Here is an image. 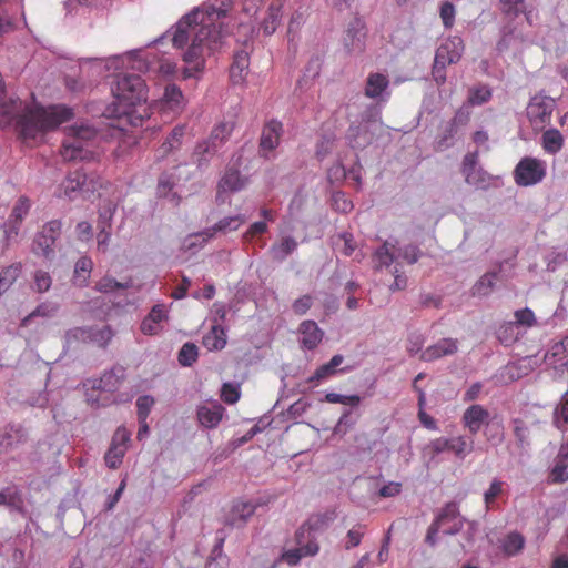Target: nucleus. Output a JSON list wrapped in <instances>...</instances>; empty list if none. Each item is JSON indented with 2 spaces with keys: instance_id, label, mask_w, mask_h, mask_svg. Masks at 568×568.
<instances>
[{
  "instance_id": "obj_1",
  "label": "nucleus",
  "mask_w": 568,
  "mask_h": 568,
  "mask_svg": "<svg viewBox=\"0 0 568 568\" xmlns=\"http://www.w3.org/2000/svg\"><path fill=\"white\" fill-rule=\"evenodd\" d=\"M220 2L203 4L184 16L175 26L172 43L174 48L183 49V61L187 64L183 69V78L196 77L205 68L206 57H210L223 44L226 31L220 21L226 17L232 0H214Z\"/></svg>"
},
{
  "instance_id": "obj_2",
  "label": "nucleus",
  "mask_w": 568,
  "mask_h": 568,
  "mask_svg": "<svg viewBox=\"0 0 568 568\" xmlns=\"http://www.w3.org/2000/svg\"><path fill=\"white\" fill-rule=\"evenodd\" d=\"M72 116V109L65 105H28L18 97H4L0 100V126L7 129L14 125L23 141L36 140Z\"/></svg>"
},
{
  "instance_id": "obj_3",
  "label": "nucleus",
  "mask_w": 568,
  "mask_h": 568,
  "mask_svg": "<svg viewBox=\"0 0 568 568\" xmlns=\"http://www.w3.org/2000/svg\"><path fill=\"white\" fill-rule=\"evenodd\" d=\"M114 102L106 106L104 115L118 121L114 126L120 129L124 123L136 125L131 119L132 108L145 102L148 90L145 81L138 74L119 73L111 85Z\"/></svg>"
},
{
  "instance_id": "obj_4",
  "label": "nucleus",
  "mask_w": 568,
  "mask_h": 568,
  "mask_svg": "<svg viewBox=\"0 0 568 568\" xmlns=\"http://www.w3.org/2000/svg\"><path fill=\"white\" fill-rule=\"evenodd\" d=\"M97 139V131L90 125L70 126L62 142L61 156L65 161H89L94 159L92 150Z\"/></svg>"
},
{
  "instance_id": "obj_5",
  "label": "nucleus",
  "mask_w": 568,
  "mask_h": 568,
  "mask_svg": "<svg viewBox=\"0 0 568 568\" xmlns=\"http://www.w3.org/2000/svg\"><path fill=\"white\" fill-rule=\"evenodd\" d=\"M419 250L415 245H406L404 247L396 248L388 242H385L373 255L375 266L381 268L383 266L389 267L394 262L399 258L408 264L417 262Z\"/></svg>"
},
{
  "instance_id": "obj_6",
  "label": "nucleus",
  "mask_w": 568,
  "mask_h": 568,
  "mask_svg": "<svg viewBox=\"0 0 568 568\" xmlns=\"http://www.w3.org/2000/svg\"><path fill=\"white\" fill-rule=\"evenodd\" d=\"M102 186L100 178H88L82 171H74L70 173L59 187V196L62 194L73 200L79 193L90 194L94 193Z\"/></svg>"
},
{
  "instance_id": "obj_7",
  "label": "nucleus",
  "mask_w": 568,
  "mask_h": 568,
  "mask_svg": "<svg viewBox=\"0 0 568 568\" xmlns=\"http://www.w3.org/2000/svg\"><path fill=\"white\" fill-rule=\"evenodd\" d=\"M545 162L530 156L523 158L514 171L515 182L520 186L537 184L545 178Z\"/></svg>"
},
{
  "instance_id": "obj_8",
  "label": "nucleus",
  "mask_w": 568,
  "mask_h": 568,
  "mask_svg": "<svg viewBox=\"0 0 568 568\" xmlns=\"http://www.w3.org/2000/svg\"><path fill=\"white\" fill-rule=\"evenodd\" d=\"M554 109L555 101L551 98L542 94L534 95L527 105V116L534 129L541 130L550 123Z\"/></svg>"
},
{
  "instance_id": "obj_9",
  "label": "nucleus",
  "mask_w": 568,
  "mask_h": 568,
  "mask_svg": "<svg viewBox=\"0 0 568 568\" xmlns=\"http://www.w3.org/2000/svg\"><path fill=\"white\" fill-rule=\"evenodd\" d=\"M62 224L58 220H53L43 225L42 230L34 239L33 251L50 260L54 255V245L60 236Z\"/></svg>"
},
{
  "instance_id": "obj_10",
  "label": "nucleus",
  "mask_w": 568,
  "mask_h": 568,
  "mask_svg": "<svg viewBox=\"0 0 568 568\" xmlns=\"http://www.w3.org/2000/svg\"><path fill=\"white\" fill-rule=\"evenodd\" d=\"M131 433L123 426L114 432L111 445L104 455L105 465L111 469H116L122 464L123 457L128 450V444Z\"/></svg>"
},
{
  "instance_id": "obj_11",
  "label": "nucleus",
  "mask_w": 568,
  "mask_h": 568,
  "mask_svg": "<svg viewBox=\"0 0 568 568\" xmlns=\"http://www.w3.org/2000/svg\"><path fill=\"white\" fill-rule=\"evenodd\" d=\"M465 45L462 38L455 36L447 38L436 50L435 61L437 69L457 63L464 52Z\"/></svg>"
},
{
  "instance_id": "obj_12",
  "label": "nucleus",
  "mask_w": 568,
  "mask_h": 568,
  "mask_svg": "<svg viewBox=\"0 0 568 568\" xmlns=\"http://www.w3.org/2000/svg\"><path fill=\"white\" fill-rule=\"evenodd\" d=\"M246 183L237 169L227 168L217 184L216 202L224 203L229 193L241 191Z\"/></svg>"
},
{
  "instance_id": "obj_13",
  "label": "nucleus",
  "mask_w": 568,
  "mask_h": 568,
  "mask_svg": "<svg viewBox=\"0 0 568 568\" xmlns=\"http://www.w3.org/2000/svg\"><path fill=\"white\" fill-rule=\"evenodd\" d=\"M366 30L362 20L355 19L346 30L344 45L349 53L358 54L364 52L366 47Z\"/></svg>"
},
{
  "instance_id": "obj_14",
  "label": "nucleus",
  "mask_w": 568,
  "mask_h": 568,
  "mask_svg": "<svg viewBox=\"0 0 568 568\" xmlns=\"http://www.w3.org/2000/svg\"><path fill=\"white\" fill-rule=\"evenodd\" d=\"M490 414L480 404L467 407L462 416V423L471 435H476L484 425H488Z\"/></svg>"
},
{
  "instance_id": "obj_15",
  "label": "nucleus",
  "mask_w": 568,
  "mask_h": 568,
  "mask_svg": "<svg viewBox=\"0 0 568 568\" xmlns=\"http://www.w3.org/2000/svg\"><path fill=\"white\" fill-rule=\"evenodd\" d=\"M169 321L168 308L164 304L154 305L141 323V332L145 335H156Z\"/></svg>"
},
{
  "instance_id": "obj_16",
  "label": "nucleus",
  "mask_w": 568,
  "mask_h": 568,
  "mask_svg": "<svg viewBox=\"0 0 568 568\" xmlns=\"http://www.w3.org/2000/svg\"><path fill=\"white\" fill-rule=\"evenodd\" d=\"M31 209V201L27 196H20L12 207V212L6 223V237L9 240L17 236L19 227L23 219L28 215Z\"/></svg>"
},
{
  "instance_id": "obj_17",
  "label": "nucleus",
  "mask_w": 568,
  "mask_h": 568,
  "mask_svg": "<svg viewBox=\"0 0 568 568\" xmlns=\"http://www.w3.org/2000/svg\"><path fill=\"white\" fill-rule=\"evenodd\" d=\"M282 134V122L277 120H271L265 123L260 139V151L263 156H266V152H271L278 146Z\"/></svg>"
},
{
  "instance_id": "obj_18",
  "label": "nucleus",
  "mask_w": 568,
  "mask_h": 568,
  "mask_svg": "<svg viewBox=\"0 0 568 568\" xmlns=\"http://www.w3.org/2000/svg\"><path fill=\"white\" fill-rule=\"evenodd\" d=\"M124 378L125 369L121 366H115L94 381L93 388L113 393L119 389Z\"/></svg>"
},
{
  "instance_id": "obj_19",
  "label": "nucleus",
  "mask_w": 568,
  "mask_h": 568,
  "mask_svg": "<svg viewBox=\"0 0 568 568\" xmlns=\"http://www.w3.org/2000/svg\"><path fill=\"white\" fill-rule=\"evenodd\" d=\"M335 518L334 513L316 514L311 516L295 532V540L301 545L302 538L306 532L324 529Z\"/></svg>"
},
{
  "instance_id": "obj_20",
  "label": "nucleus",
  "mask_w": 568,
  "mask_h": 568,
  "mask_svg": "<svg viewBox=\"0 0 568 568\" xmlns=\"http://www.w3.org/2000/svg\"><path fill=\"white\" fill-rule=\"evenodd\" d=\"M298 332L302 335L301 345L306 349H314L322 342L324 333L314 321H303Z\"/></svg>"
},
{
  "instance_id": "obj_21",
  "label": "nucleus",
  "mask_w": 568,
  "mask_h": 568,
  "mask_svg": "<svg viewBox=\"0 0 568 568\" xmlns=\"http://www.w3.org/2000/svg\"><path fill=\"white\" fill-rule=\"evenodd\" d=\"M343 362V355H334L328 363L321 365L314 374L307 378V383L315 387L324 381L332 378L338 373L337 368Z\"/></svg>"
},
{
  "instance_id": "obj_22",
  "label": "nucleus",
  "mask_w": 568,
  "mask_h": 568,
  "mask_svg": "<svg viewBox=\"0 0 568 568\" xmlns=\"http://www.w3.org/2000/svg\"><path fill=\"white\" fill-rule=\"evenodd\" d=\"M457 352L456 341L450 338H444L437 342L435 345L427 347L420 355V359L425 362H432L443 356L452 355Z\"/></svg>"
},
{
  "instance_id": "obj_23",
  "label": "nucleus",
  "mask_w": 568,
  "mask_h": 568,
  "mask_svg": "<svg viewBox=\"0 0 568 568\" xmlns=\"http://www.w3.org/2000/svg\"><path fill=\"white\" fill-rule=\"evenodd\" d=\"M250 65V57L245 50H240L234 54V60L230 69V78L234 84L243 82Z\"/></svg>"
},
{
  "instance_id": "obj_24",
  "label": "nucleus",
  "mask_w": 568,
  "mask_h": 568,
  "mask_svg": "<svg viewBox=\"0 0 568 568\" xmlns=\"http://www.w3.org/2000/svg\"><path fill=\"white\" fill-rule=\"evenodd\" d=\"M202 343L209 351L223 349L226 345V333L224 328L219 324L213 325L203 336Z\"/></svg>"
},
{
  "instance_id": "obj_25",
  "label": "nucleus",
  "mask_w": 568,
  "mask_h": 568,
  "mask_svg": "<svg viewBox=\"0 0 568 568\" xmlns=\"http://www.w3.org/2000/svg\"><path fill=\"white\" fill-rule=\"evenodd\" d=\"M162 101L173 112L182 111L185 105L184 95L176 84L165 87Z\"/></svg>"
},
{
  "instance_id": "obj_26",
  "label": "nucleus",
  "mask_w": 568,
  "mask_h": 568,
  "mask_svg": "<svg viewBox=\"0 0 568 568\" xmlns=\"http://www.w3.org/2000/svg\"><path fill=\"white\" fill-rule=\"evenodd\" d=\"M389 84L388 78L382 73H371L367 77L365 85V95L376 99L387 89Z\"/></svg>"
},
{
  "instance_id": "obj_27",
  "label": "nucleus",
  "mask_w": 568,
  "mask_h": 568,
  "mask_svg": "<svg viewBox=\"0 0 568 568\" xmlns=\"http://www.w3.org/2000/svg\"><path fill=\"white\" fill-rule=\"evenodd\" d=\"M524 546L525 538L518 531L509 532L500 541L501 550L508 557L519 554L524 549Z\"/></svg>"
},
{
  "instance_id": "obj_28",
  "label": "nucleus",
  "mask_w": 568,
  "mask_h": 568,
  "mask_svg": "<svg viewBox=\"0 0 568 568\" xmlns=\"http://www.w3.org/2000/svg\"><path fill=\"white\" fill-rule=\"evenodd\" d=\"M256 506L250 501H237L232 507L231 524L240 526L245 524L255 513Z\"/></svg>"
},
{
  "instance_id": "obj_29",
  "label": "nucleus",
  "mask_w": 568,
  "mask_h": 568,
  "mask_svg": "<svg viewBox=\"0 0 568 568\" xmlns=\"http://www.w3.org/2000/svg\"><path fill=\"white\" fill-rule=\"evenodd\" d=\"M219 144L204 140L196 144L193 152V159L199 166L206 164L217 152Z\"/></svg>"
},
{
  "instance_id": "obj_30",
  "label": "nucleus",
  "mask_w": 568,
  "mask_h": 568,
  "mask_svg": "<svg viewBox=\"0 0 568 568\" xmlns=\"http://www.w3.org/2000/svg\"><path fill=\"white\" fill-rule=\"evenodd\" d=\"M223 412L224 408L220 405L213 407L203 406L197 410V417L204 427L213 428L221 422Z\"/></svg>"
},
{
  "instance_id": "obj_31",
  "label": "nucleus",
  "mask_w": 568,
  "mask_h": 568,
  "mask_svg": "<svg viewBox=\"0 0 568 568\" xmlns=\"http://www.w3.org/2000/svg\"><path fill=\"white\" fill-rule=\"evenodd\" d=\"M505 493V483L495 478L484 493V504L487 511L498 508L497 499Z\"/></svg>"
},
{
  "instance_id": "obj_32",
  "label": "nucleus",
  "mask_w": 568,
  "mask_h": 568,
  "mask_svg": "<svg viewBox=\"0 0 568 568\" xmlns=\"http://www.w3.org/2000/svg\"><path fill=\"white\" fill-rule=\"evenodd\" d=\"M541 144L545 152L549 154L558 153L564 146V136L557 129H549L544 132Z\"/></svg>"
},
{
  "instance_id": "obj_33",
  "label": "nucleus",
  "mask_w": 568,
  "mask_h": 568,
  "mask_svg": "<svg viewBox=\"0 0 568 568\" xmlns=\"http://www.w3.org/2000/svg\"><path fill=\"white\" fill-rule=\"evenodd\" d=\"M22 271L21 263H13L0 272V296L16 282Z\"/></svg>"
},
{
  "instance_id": "obj_34",
  "label": "nucleus",
  "mask_w": 568,
  "mask_h": 568,
  "mask_svg": "<svg viewBox=\"0 0 568 568\" xmlns=\"http://www.w3.org/2000/svg\"><path fill=\"white\" fill-rule=\"evenodd\" d=\"M244 222V217L242 215L229 216L220 220L212 229L206 230L203 234L206 235L207 239L212 237L215 232H226V231H235L240 227V225Z\"/></svg>"
},
{
  "instance_id": "obj_35",
  "label": "nucleus",
  "mask_w": 568,
  "mask_h": 568,
  "mask_svg": "<svg viewBox=\"0 0 568 568\" xmlns=\"http://www.w3.org/2000/svg\"><path fill=\"white\" fill-rule=\"evenodd\" d=\"M297 247V242L291 237L285 236L280 243H275L271 247V254L274 260L283 261L287 255L293 253Z\"/></svg>"
},
{
  "instance_id": "obj_36",
  "label": "nucleus",
  "mask_w": 568,
  "mask_h": 568,
  "mask_svg": "<svg viewBox=\"0 0 568 568\" xmlns=\"http://www.w3.org/2000/svg\"><path fill=\"white\" fill-rule=\"evenodd\" d=\"M92 267L93 263L91 258L87 256L79 258L74 267V283L79 286H85L88 284Z\"/></svg>"
},
{
  "instance_id": "obj_37",
  "label": "nucleus",
  "mask_w": 568,
  "mask_h": 568,
  "mask_svg": "<svg viewBox=\"0 0 568 568\" xmlns=\"http://www.w3.org/2000/svg\"><path fill=\"white\" fill-rule=\"evenodd\" d=\"M281 6L271 4L267 10V16L262 22V29L265 36H271L275 32L281 22Z\"/></svg>"
},
{
  "instance_id": "obj_38",
  "label": "nucleus",
  "mask_w": 568,
  "mask_h": 568,
  "mask_svg": "<svg viewBox=\"0 0 568 568\" xmlns=\"http://www.w3.org/2000/svg\"><path fill=\"white\" fill-rule=\"evenodd\" d=\"M498 277L496 272H489L484 274L479 281L473 287V294L478 296L488 295L495 286V282Z\"/></svg>"
},
{
  "instance_id": "obj_39",
  "label": "nucleus",
  "mask_w": 568,
  "mask_h": 568,
  "mask_svg": "<svg viewBox=\"0 0 568 568\" xmlns=\"http://www.w3.org/2000/svg\"><path fill=\"white\" fill-rule=\"evenodd\" d=\"M59 306L53 303L44 302L39 304L34 311L21 321V326H28L29 322L37 316L40 317H52L58 312Z\"/></svg>"
},
{
  "instance_id": "obj_40",
  "label": "nucleus",
  "mask_w": 568,
  "mask_h": 568,
  "mask_svg": "<svg viewBox=\"0 0 568 568\" xmlns=\"http://www.w3.org/2000/svg\"><path fill=\"white\" fill-rule=\"evenodd\" d=\"M491 98V91L487 85L474 87L469 90L467 102L470 105H481Z\"/></svg>"
},
{
  "instance_id": "obj_41",
  "label": "nucleus",
  "mask_w": 568,
  "mask_h": 568,
  "mask_svg": "<svg viewBox=\"0 0 568 568\" xmlns=\"http://www.w3.org/2000/svg\"><path fill=\"white\" fill-rule=\"evenodd\" d=\"M474 449V442L467 440L465 436H457L452 438L450 452H453L458 458H464L467 454Z\"/></svg>"
},
{
  "instance_id": "obj_42",
  "label": "nucleus",
  "mask_w": 568,
  "mask_h": 568,
  "mask_svg": "<svg viewBox=\"0 0 568 568\" xmlns=\"http://www.w3.org/2000/svg\"><path fill=\"white\" fill-rule=\"evenodd\" d=\"M552 423L557 428L560 427L561 423L568 425V390L554 409Z\"/></svg>"
},
{
  "instance_id": "obj_43",
  "label": "nucleus",
  "mask_w": 568,
  "mask_h": 568,
  "mask_svg": "<svg viewBox=\"0 0 568 568\" xmlns=\"http://www.w3.org/2000/svg\"><path fill=\"white\" fill-rule=\"evenodd\" d=\"M131 286H132L131 280H129L124 283H121L110 276H104L99 282H97L95 290L99 292H102V293H109V292H113V291H116L120 288H129Z\"/></svg>"
},
{
  "instance_id": "obj_44",
  "label": "nucleus",
  "mask_w": 568,
  "mask_h": 568,
  "mask_svg": "<svg viewBox=\"0 0 568 568\" xmlns=\"http://www.w3.org/2000/svg\"><path fill=\"white\" fill-rule=\"evenodd\" d=\"M199 356L197 346L193 343H185L179 352V363L182 366H191Z\"/></svg>"
},
{
  "instance_id": "obj_45",
  "label": "nucleus",
  "mask_w": 568,
  "mask_h": 568,
  "mask_svg": "<svg viewBox=\"0 0 568 568\" xmlns=\"http://www.w3.org/2000/svg\"><path fill=\"white\" fill-rule=\"evenodd\" d=\"M514 316L516 321L513 323L515 325L524 326L526 328H531L537 325L535 313L528 307L516 311Z\"/></svg>"
},
{
  "instance_id": "obj_46",
  "label": "nucleus",
  "mask_w": 568,
  "mask_h": 568,
  "mask_svg": "<svg viewBox=\"0 0 568 568\" xmlns=\"http://www.w3.org/2000/svg\"><path fill=\"white\" fill-rule=\"evenodd\" d=\"M112 336L113 334L109 326H103L102 328L90 327L89 342L95 343L99 346L104 347L111 341Z\"/></svg>"
},
{
  "instance_id": "obj_47",
  "label": "nucleus",
  "mask_w": 568,
  "mask_h": 568,
  "mask_svg": "<svg viewBox=\"0 0 568 568\" xmlns=\"http://www.w3.org/2000/svg\"><path fill=\"white\" fill-rule=\"evenodd\" d=\"M458 516L459 507L457 503L449 501L442 508L435 520L444 526L446 521L456 520Z\"/></svg>"
},
{
  "instance_id": "obj_48",
  "label": "nucleus",
  "mask_w": 568,
  "mask_h": 568,
  "mask_svg": "<svg viewBox=\"0 0 568 568\" xmlns=\"http://www.w3.org/2000/svg\"><path fill=\"white\" fill-rule=\"evenodd\" d=\"M478 161V152H469L467 153L462 163V173L465 176L466 182H474V175L470 173L471 170L477 169Z\"/></svg>"
},
{
  "instance_id": "obj_49",
  "label": "nucleus",
  "mask_w": 568,
  "mask_h": 568,
  "mask_svg": "<svg viewBox=\"0 0 568 568\" xmlns=\"http://www.w3.org/2000/svg\"><path fill=\"white\" fill-rule=\"evenodd\" d=\"M22 500L18 490L13 487H8L0 491V506H9L18 508L20 507Z\"/></svg>"
},
{
  "instance_id": "obj_50",
  "label": "nucleus",
  "mask_w": 568,
  "mask_h": 568,
  "mask_svg": "<svg viewBox=\"0 0 568 568\" xmlns=\"http://www.w3.org/2000/svg\"><path fill=\"white\" fill-rule=\"evenodd\" d=\"M231 132L232 128L227 123H219L211 131L209 140L213 143H217L220 148L229 139Z\"/></svg>"
},
{
  "instance_id": "obj_51",
  "label": "nucleus",
  "mask_w": 568,
  "mask_h": 568,
  "mask_svg": "<svg viewBox=\"0 0 568 568\" xmlns=\"http://www.w3.org/2000/svg\"><path fill=\"white\" fill-rule=\"evenodd\" d=\"M332 206L335 211L348 213L353 209V203L344 192H335L332 195Z\"/></svg>"
},
{
  "instance_id": "obj_52",
  "label": "nucleus",
  "mask_w": 568,
  "mask_h": 568,
  "mask_svg": "<svg viewBox=\"0 0 568 568\" xmlns=\"http://www.w3.org/2000/svg\"><path fill=\"white\" fill-rule=\"evenodd\" d=\"M341 174L342 176L352 180L355 182L357 186L362 183V176H361V166H353L347 172L344 170L342 165H337L335 168H332L329 170V175L332 174Z\"/></svg>"
},
{
  "instance_id": "obj_53",
  "label": "nucleus",
  "mask_w": 568,
  "mask_h": 568,
  "mask_svg": "<svg viewBox=\"0 0 568 568\" xmlns=\"http://www.w3.org/2000/svg\"><path fill=\"white\" fill-rule=\"evenodd\" d=\"M153 405L154 398L149 395L140 396L138 398L136 408L139 422L146 420Z\"/></svg>"
},
{
  "instance_id": "obj_54",
  "label": "nucleus",
  "mask_w": 568,
  "mask_h": 568,
  "mask_svg": "<svg viewBox=\"0 0 568 568\" xmlns=\"http://www.w3.org/2000/svg\"><path fill=\"white\" fill-rule=\"evenodd\" d=\"M52 285V278L48 272L37 271L34 273V288L39 293H44L50 290Z\"/></svg>"
},
{
  "instance_id": "obj_55",
  "label": "nucleus",
  "mask_w": 568,
  "mask_h": 568,
  "mask_svg": "<svg viewBox=\"0 0 568 568\" xmlns=\"http://www.w3.org/2000/svg\"><path fill=\"white\" fill-rule=\"evenodd\" d=\"M568 463L565 460H561L559 458H556V465L551 470V480L554 483H565L568 480Z\"/></svg>"
},
{
  "instance_id": "obj_56",
  "label": "nucleus",
  "mask_w": 568,
  "mask_h": 568,
  "mask_svg": "<svg viewBox=\"0 0 568 568\" xmlns=\"http://www.w3.org/2000/svg\"><path fill=\"white\" fill-rule=\"evenodd\" d=\"M221 398L226 404H235L240 399L239 387L231 383H224L221 389Z\"/></svg>"
},
{
  "instance_id": "obj_57",
  "label": "nucleus",
  "mask_w": 568,
  "mask_h": 568,
  "mask_svg": "<svg viewBox=\"0 0 568 568\" xmlns=\"http://www.w3.org/2000/svg\"><path fill=\"white\" fill-rule=\"evenodd\" d=\"M440 18L445 28L450 29L455 23V7L446 1L440 6Z\"/></svg>"
},
{
  "instance_id": "obj_58",
  "label": "nucleus",
  "mask_w": 568,
  "mask_h": 568,
  "mask_svg": "<svg viewBox=\"0 0 568 568\" xmlns=\"http://www.w3.org/2000/svg\"><path fill=\"white\" fill-rule=\"evenodd\" d=\"M364 534L365 526L363 525H356L352 529H349L347 532V542L345 545V548L351 549L357 547L361 544Z\"/></svg>"
},
{
  "instance_id": "obj_59",
  "label": "nucleus",
  "mask_w": 568,
  "mask_h": 568,
  "mask_svg": "<svg viewBox=\"0 0 568 568\" xmlns=\"http://www.w3.org/2000/svg\"><path fill=\"white\" fill-rule=\"evenodd\" d=\"M505 14L517 17L524 11V0H499Z\"/></svg>"
},
{
  "instance_id": "obj_60",
  "label": "nucleus",
  "mask_w": 568,
  "mask_h": 568,
  "mask_svg": "<svg viewBox=\"0 0 568 568\" xmlns=\"http://www.w3.org/2000/svg\"><path fill=\"white\" fill-rule=\"evenodd\" d=\"M306 537L304 536L302 538L301 545H298V549L301 550V554L303 557H313L318 554L320 551V545L316 540V538H307V541L304 544V540Z\"/></svg>"
},
{
  "instance_id": "obj_61",
  "label": "nucleus",
  "mask_w": 568,
  "mask_h": 568,
  "mask_svg": "<svg viewBox=\"0 0 568 568\" xmlns=\"http://www.w3.org/2000/svg\"><path fill=\"white\" fill-rule=\"evenodd\" d=\"M514 327L515 324L513 322L503 324L497 333L498 339L506 345L514 343L517 339V337L514 335Z\"/></svg>"
},
{
  "instance_id": "obj_62",
  "label": "nucleus",
  "mask_w": 568,
  "mask_h": 568,
  "mask_svg": "<svg viewBox=\"0 0 568 568\" xmlns=\"http://www.w3.org/2000/svg\"><path fill=\"white\" fill-rule=\"evenodd\" d=\"M514 424V435L517 439L518 446L523 447L527 444L528 437V427L525 425L524 420L519 418H515L513 420Z\"/></svg>"
},
{
  "instance_id": "obj_63",
  "label": "nucleus",
  "mask_w": 568,
  "mask_h": 568,
  "mask_svg": "<svg viewBox=\"0 0 568 568\" xmlns=\"http://www.w3.org/2000/svg\"><path fill=\"white\" fill-rule=\"evenodd\" d=\"M313 305V297L311 295H303L295 300L292 304V310L296 315H304Z\"/></svg>"
},
{
  "instance_id": "obj_64",
  "label": "nucleus",
  "mask_w": 568,
  "mask_h": 568,
  "mask_svg": "<svg viewBox=\"0 0 568 568\" xmlns=\"http://www.w3.org/2000/svg\"><path fill=\"white\" fill-rule=\"evenodd\" d=\"M334 146V138L323 136L316 145V158L323 160L328 153L332 152Z\"/></svg>"
}]
</instances>
